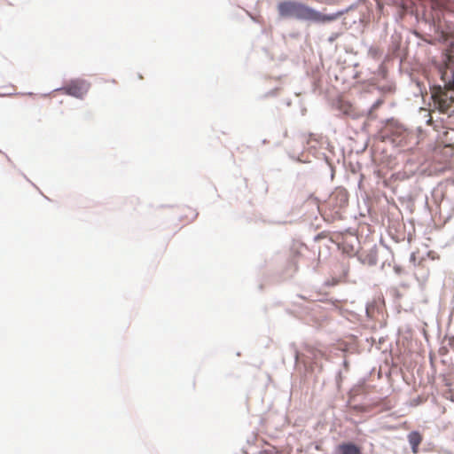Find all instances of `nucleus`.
<instances>
[{
    "label": "nucleus",
    "mask_w": 454,
    "mask_h": 454,
    "mask_svg": "<svg viewBox=\"0 0 454 454\" xmlns=\"http://www.w3.org/2000/svg\"><path fill=\"white\" fill-rule=\"evenodd\" d=\"M450 91L454 92V74L452 80L446 83L444 88L440 86L434 88L432 98L440 112L451 116L454 114V96L449 95Z\"/></svg>",
    "instance_id": "2"
},
{
    "label": "nucleus",
    "mask_w": 454,
    "mask_h": 454,
    "mask_svg": "<svg viewBox=\"0 0 454 454\" xmlns=\"http://www.w3.org/2000/svg\"><path fill=\"white\" fill-rule=\"evenodd\" d=\"M333 454H362L361 449L352 442H343L338 445Z\"/></svg>",
    "instance_id": "4"
},
{
    "label": "nucleus",
    "mask_w": 454,
    "mask_h": 454,
    "mask_svg": "<svg viewBox=\"0 0 454 454\" xmlns=\"http://www.w3.org/2000/svg\"><path fill=\"white\" fill-rule=\"evenodd\" d=\"M278 11L283 18H294L300 20L325 22L333 18L321 14L316 10L298 2L283 1L278 4Z\"/></svg>",
    "instance_id": "1"
},
{
    "label": "nucleus",
    "mask_w": 454,
    "mask_h": 454,
    "mask_svg": "<svg viewBox=\"0 0 454 454\" xmlns=\"http://www.w3.org/2000/svg\"><path fill=\"white\" fill-rule=\"evenodd\" d=\"M408 440H409V442H410V444L411 446L413 453H417L418 452L419 445L422 442L421 434L419 432H417V431H412V432H411L409 434Z\"/></svg>",
    "instance_id": "5"
},
{
    "label": "nucleus",
    "mask_w": 454,
    "mask_h": 454,
    "mask_svg": "<svg viewBox=\"0 0 454 454\" xmlns=\"http://www.w3.org/2000/svg\"><path fill=\"white\" fill-rule=\"evenodd\" d=\"M89 88L90 85L85 81L75 80L67 84L64 88H62V90H64L65 93L67 95L74 96L76 98H82L83 95L87 93Z\"/></svg>",
    "instance_id": "3"
},
{
    "label": "nucleus",
    "mask_w": 454,
    "mask_h": 454,
    "mask_svg": "<svg viewBox=\"0 0 454 454\" xmlns=\"http://www.w3.org/2000/svg\"><path fill=\"white\" fill-rule=\"evenodd\" d=\"M409 132L402 129L397 137H393L392 141L398 146H405L408 144Z\"/></svg>",
    "instance_id": "6"
}]
</instances>
